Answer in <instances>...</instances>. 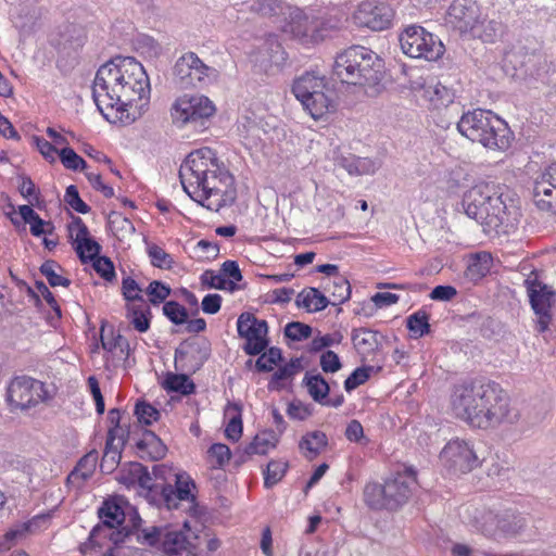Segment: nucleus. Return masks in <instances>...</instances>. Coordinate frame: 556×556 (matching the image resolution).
<instances>
[{"label":"nucleus","mask_w":556,"mask_h":556,"mask_svg":"<svg viewBox=\"0 0 556 556\" xmlns=\"http://www.w3.org/2000/svg\"><path fill=\"white\" fill-rule=\"evenodd\" d=\"M333 75L343 84L375 87L382 79V61L374 51L352 46L336 58Z\"/></svg>","instance_id":"obj_5"},{"label":"nucleus","mask_w":556,"mask_h":556,"mask_svg":"<svg viewBox=\"0 0 556 556\" xmlns=\"http://www.w3.org/2000/svg\"><path fill=\"white\" fill-rule=\"evenodd\" d=\"M526 527V520L513 511H504L500 517L498 539L517 535Z\"/></svg>","instance_id":"obj_34"},{"label":"nucleus","mask_w":556,"mask_h":556,"mask_svg":"<svg viewBox=\"0 0 556 556\" xmlns=\"http://www.w3.org/2000/svg\"><path fill=\"white\" fill-rule=\"evenodd\" d=\"M331 285L326 287V290L330 293L333 299L332 305H340L346 302L351 296V286L349 280L343 276H336Z\"/></svg>","instance_id":"obj_39"},{"label":"nucleus","mask_w":556,"mask_h":556,"mask_svg":"<svg viewBox=\"0 0 556 556\" xmlns=\"http://www.w3.org/2000/svg\"><path fill=\"white\" fill-rule=\"evenodd\" d=\"M328 445V438L325 432L315 430L304 434L299 442V448L303 455L312 460L317 457Z\"/></svg>","instance_id":"obj_25"},{"label":"nucleus","mask_w":556,"mask_h":556,"mask_svg":"<svg viewBox=\"0 0 556 556\" xmlns=\"http://www.w3.org/2000/svg\"><path fill=\"white\" fill-rule=\"evenodd\" d=\"M118 481L125 485L139 484L155 493L159 492V484H152V477L147 467L137 462H131L119 472Z\"/></svg>","instance_id":"obj_22"},{"label":"nucleus","mask_w":556,"mask_h":556,"mask_svg":"<svg viewBox=\"0 0 556 556\" xmlns=\"http://www.w3.org/2000/svg\"><path fill=\"white\" fill-rule=\"evenodd\" d=\"M175 485L161 483L159 484L160 502L167 509H177L179 502L186 501L194 503L195 484L194 481L185 472L175 476Z\"/></svg>","instance_id":"obj_17"},{"label":"nucleus","mask_w":556,"mask_h":556,"mask_svg":"<svg viewBox=\"0 0 556 556\" xmlns=\"http://www.w3.org/2000/svg\"><path fill=\"white\" fill-rule=\"evenodd\" d=\"M402 51L414 59L434 61L444 53V46L434 35L421 26L412 25L400 36Z\"/></svg>","instance_id":"obj_11"},{"label":"nucleus","mask_w":556,"mask_h":556,"mask_svg":"<svg viewBox=\"0 0 556 556\" xmlns=\"http://www.w3.org/2000/svg\"><path fill=\"white\" fill-rule=\"evenodd\" d=\"M136 446L140 452L147 451L152 459H161L166 453V446L152 431H147L144 438L139 440Z\"/></svg>","instance_id":"obj_37"},{"label":"nucleus","mask_w":556,"mask_h":556,"mask_svg":"<svg viewBox=\"0 0 556 556\" xmlns=\"http://www.w3.org/2000/svg\"><path fill=\"white\" fill-rule=\"evenodd\" d=\"M68 237L75 247L76 244L90 238L89 229L78 216H73L72 222L67 226Z\"/></svg>","instance_id":"obj_53"},{"label":"nucleus","mask_w":556,"mask_h":556,"mask_svg":"<svg viewBox=\"0 0 556 556\" xmlns=\"http://www.w3.org/2000/svg\"><path fill=\"white\" fill-rule=\"evenodd\" d=\"M199 544V535L187 523L179 530H168L165 528L163 549L167 554L188 552L197 556Z\"/></svg>","instance_id":"obj_20"},{"label":"nucleus","mask_w":556,"mask_h":556,"mask_svg":"<svg viewBox=\"0 0 556 556\" xmlns=\"http://www.w3.org/2000/svg\"><path fill=\"white\" fill-rule=\"evenodd\" d=\"M532 198L540 211L556 215V162L535 178Z\"/></svg>","instance_id":"obj_16"},{"label":"nucleus","mask_w":556,"mask_h":556,"mask_svg":"<svg viewBox=\"0 0 556 556\" xmlns=\"http://www.w3.org/2000/svg\"><path fill=\"white\" fill-rule=\"evenodd\" d=\"M287 11L289 21L285 26L286 33L303 42H313L319 39L320 22L316 17L307 15L299 8L289 7Z\"/></svg>","instance_id":"obj_19"},{"label":"nucleus","mask_w":556,"mask_h":556,"mask_svg":"<svg viewBox=\"0 0 556 556\" xmlns=\"http://www.w3.org/2000/svg\"><path fill=\"white\" fill-rule=\"evenodd\" d=\"M501 514L488 510L480 514L477 518L479 530L489 538L498 539Z\"/></svg>","instance_id":"obj_42"},{"label":"nucleus","mask_w":556,"mask_h":556,"mask_svg":"<svg viewBox=\"0 0 556 556\" xmlns=\"http://www.w3.org/2000/svg\"><path fill=\"white\" fill-rule=\"evenodd\" d=\"M311 334V326L300 321H291L285 327V336L292 341L305 340L309 338Z\"/></svg>","instance_id":"obj_58"},{"label":"nucleus","mask_w":556,"mask_h":556,"mask_svg":"<svg viewBox=\"0 0 556 556\" xmlns=\"http://www.w3.org/2000/svg\"><path fill=\"white\" fill-rule=\"evenodd\" d=\"M440 459L453 473H468L486 462L482 443L464 439L450 440L443 447Z\"/></svg>","instance_id":"obj_9"},{"label":"nucleus","mask_w":556,"mask_h":556,"mask_svg":"<svg viewBox=\"0 0 556 556\" xmlns=\"http://www.w3.org/2000/svg\"><path fill=\"white\" fill-rule=\"evenodd\" d=\"M457 129L472 142L492 150H507L514 138L506 122L491 111L481 109L464 113L457 123Z\"/></svg>","instance_id":"obj_6"},{"label":"nucleus","mask_w":556,"mask_h":556,"mask_svg":"<svg viewBox=\"0 0 556 556\" xmlns=\"http://www.w3.org/2000/svg\"><path fill=\"white\" fill-rule=\"evenodd\" d=\"M451 408L457 418L481 430L514 425L520 418L508 394L491 380H472L455 386Z\"/></svg>","instance_id":"obj_2"},{"label":"nucleus","mask_w":556,"mask_h":556,"mask_svg":"<svg viewBox=\"0 0 556 556\" xmlns=\"http://www.w3.org/2000/svg\"><path fill=\"white\" fill-rule=\"evenodd\" d=\"M314 119H320L334 110L333 91L328 87L315 91L307 99H298Z\"/></svg>","instance_id":"obj_21"},{"label":"nucleus","mask_w":556,"mask_h":556,"mask_svg":"<svg viewBox=\"0 0 556 556\" xmlns=\"http://www.w3.org/2000/svg\"><path fill=\"white\" fill-rule=\"evenodd\" d=\"M219 72L205 64L197 53L189 51L177 59L173 67V79L180 89L204 87L215 83Z\"/></svg>","instance_id":"obj_10"},{"label":"nucleus","mask_w":556,"mask_h":556,"mask_svg":"<svg viewBox=\"0 0 556 556\" xmlns=\"http://www.w3.org/2000/svg\"><path fill=\"white\" fill-rule=\"evenodd\" d=\"M122 457L121 451H104L100 468L102 472L111 473L119 464Z\"/></svg>","instance_id":"obj_63"},{"label":"nucleus","mask_w":556,"mask_h":556,"mask_svg":"<svg viewBox=\"0 0 556 556\" xmlns=\"http://www.w3.org/2000/svg\"><path fill=\"white\" fill-rule=\"evenodd\" d=\"M429 317L425 311H417L407 317L406 325L413 337L420 338L430 331Z\"/></svg>","instance_id":"obj_44"},{"label":"nucleus","mask_w":556,"mask_h":556,"mask_svg":"<svg viewBox=\"0 0 556 556\" xmlns=\"http://www.w3.org/2000/svg\"><path fill=\"white\" fill-rule=\"evenodd\" d=\"M426 94L432 105L437 109L447 106L454 101L453 90L440 83L434 86H429L426 89Z\"/></svg>","instance_id":"obj_40"},{"label":"nucleus","mask_w":556,"mask_h":556,"mask_svg":"<svg viewBox=\"0 0 556 556\" xmlns=\"http://www.w3.org/2000/svg\"><path fill=\"white\" fill-rule=\"evenodd\" d=\"M56 267H59L58 263L55 261L49 260L40 266V273L47 278L51 287H68L71 285V280L56 274Z\"/></svg>","instance_id":"obj_50"},{"label":"nucleus","mask_w":556,"mask_h":556,"mask_svg":"<svg viewBox=\"0 0 556 556\" xmlns=\"http://www.w3.org/2000/svg\"><path fill=\"white\" fill-rule=\"evenodd\" d=\"M99 518L103 526L109 529H115L125 520V513L119 504L115 501L106 500L98 510Z\"/></svg>","instance_id":"obj_31"},{"label":"nucleus","mask_w":556,"mask_h":556,"mask_svg":"<svg viewBox=\"0 0 556 556\" xmlns=\"http://www.w3.org/2000/svg\"><path fill=\"white\" fill-rule=\"evenodd\" d=\"M480 16L476 0H454L446 14V24L465 38Z\"/></svg>","instance_id":"obj_18"},{"label":"nucleus","mask_w":556,"mask_h":556,"mask_svg":"<svg viewBox=\"0 0 556 556\" xmlns=\"http://www.w3.org/2000/svg\"><path fill=\"white\" fill-rule=\"evenodd\" d=\"M88 386L90 389V392L93 396V400L96 402V409L99 415H102L105 409L104 399L101 393V389L99 386V381L94 376H90L88 378Z\"/></svg>","instance_id":"obj_64"},{"label":"nucleus","mask_w":556,"mask_h":556,"mask_svg":"<svg viewBox=\"0 0 556 556\" xmlns=\"http://www.w3.org/2000/svg\"><path fill=\"white\" fill-rule=\"evenodd\" d=\"M148 255L151 258V264L159 268L169 269L173 267L174 261L170 254L166 253L161 247L150 244L148 247Z\"/></svg>","instance_id":"obj_55"},{"label":"nucleus","mask_w":556,"mask_h":556,"mask_svg":"<svg viewBox=\"0 0 556 556\" xmlns=\"http://www.w3.org/2000/svg\"><path fill=\"white\" fill-rule=\"evenodd\" d=\"M207 457L214 468H223L231 457L230 448L223 443H214L207 451Z\"/></svg>","instance_id":"obj_49"},{"label":"nucleus","mask_w":556,"mask_h":556,"mask_svg":"<svg viewBox=\"0 0 556 556\" xmlns=\"http://www.w3.org/2000/svg\"><path fill=\"white\" fill-rule=\"evenodd\" d=\"M394 18L393 9L383 2L364 1L353 14L354 23L375 31L387 29Z\"/></svg>","instance_id":"obj_15"},{"label":"nucleus","mask_w":556,"mask_h":556,"mask_svg":"<svg viewBox=\"0 0 556 556\" xmlns=\"http://www.w3.org/2000/svg\"><path fill=\"white\" fill-rule=\"evenodd\" d=\"M126 317L139 332H146L150 328L151 311L146 301L126 304Z\"/></svg>","instance_id":"obj_26"},{"label":"nucleus","mask_w":556,"mask_h":556,"mask_svg":"<svg viewBox=\"0 0 556 556\" xmlns=\"http://www.w3.org/2000/svg\"><path fill=\"white\" fill-rule=\"evenodd\" d=\"M135 415L140 424L150 426L160 418V412L147 402H137Z\"/></svg>","instance_id":"obj_54"},{"label":"nucleus","mask_w":556,"mask_h":556,"mask_svg":"<svg viewBox=\"0 0 556 556\" xmlns=\"http://www.w3.org/2000/svg\"><path fill=\"white\" fill-rule=\"evenodd\" d=\"M92 262L94 270L105 280L112 281L115 277L113 262L105 256H97Z\"/></svg>","instance_id":"obj_60"},{"label":"nucleus","mask_w":556,"mask_h":556,"mask_svg":"<svg viewBox=\"0 0 556 556\" xmlns=\"http://www.w3.org/2000/svg\"><path fill=\"white\" fill-rule=\"evenodd\" d=\"M502 33V24L494 20H476V25L466 35V39H480L486 43H493L497 40Z\"/></svg>","instance_id":"obj_23"},{"label":"nucleus","mask_w":556,"mask_h":556,"mask_svg":"<svg viewBox=\"0 0 556 556\" xmlns=\"http://www.w3.org/2000/svg\"><path fill=\"white\" fill-rule=\"evenodd\" d=\"M111 231L119 240L128 238L135 232V226L130 219L119 213L112 212L109 216Z\"/></svg>","instance_id":"obj_41"},{"label":"nucleus","mask_w":556,"mask_h":556,"mask_svg":"<svg viewBox=\"0 0 556 556\" xmlns=\"http://www.w3.org/2000/svg\"><path fill=\"white\" fill-rule=\"evenodd\" d=\"M101 344L105 351L112 352L116 349H119L121 353H125L127 356L129 355V342L128 340L117 333L114 334L113 329H110V334L106 333L104 327L101 328Z\"/></svg>","instance_id":"obj_43"},{"label":"nucleus","mask_w":556,"mask_h":556,"mask_svg":"<svg viewBox=\"0 0 556 556\" xmlns=\"http://www.w3.org/2000/svg\"><path fill=\"white\" fill-rule=\"evenodd\" d=\"M301 369V361L299 358L291 359L290 363L281 366L271 377L269 382V389H279V382L282 380H287L295 375L298 370Z\"/></svg>","instance_id":"obj_48"},{"label":"nucleus","mask_w":556,"mask_h":556,"mask_svg":"<svg viewBox=\"0 0 556 556\" xmlns=\"http://www.w3.org/2000/svg\"><path fill=\"white\" fill-rule=\"evenodd\" d=\"M98 460V453L96 451L85 455L67 476V483L80 484L87 481L93 473Z\"/></svg>","instance_id":"obj_28"},{"label":"nucleus","mask_w":556,"mask_h":556,"mask_svg":"<svg viewBox=\"0 0 556 556\" xmlns=\"http://www.w3.org/2000/svg\"><path fill=\"white\" fill-rule=\"evenodd\" d=\"M462 205L466 215L480 224L483 232L490 237L511 232L520 215L514 200L489 182H479L467 190Z\"/></svg>","instance_id":"obj_4"},{"label":"nucleus","mask_w":556,"mask_h":556,"mask_svg":"<svg viewBox=\"0 0 556 556\" xmlns=\"http://www.w3.org/2000/svg\"><path fill=\"white\" fill-rule=\"evenodd\" d=\"M140 522H141V518L136 513L135 517L132 519V527H134V529L137 530V541L142 545H148L151 547L159 546L160 544L163 545L165 528L150 526V527L139 530L138 527L140 525Z\"/></svg>","instance_id":"obj_29"},{"label":"nucleus","mask_w":556,"mask_h":556,"mask_svg":"<svg viewBox=\"0 0 556 556\" xmlns=\"http://www.w3.org/2000/svg\"><path fill=\"white\" fill-rule=\"evenodd\" d=\"M215 111L214 103L207 97L184 94L172 104L170 117L178 127L187 124L202 125L204 121L214 115Z\"/></svg>","instance_id":"obj_12"},{"label":"nucleus","mask_w":556,"mask_h":556,"mask_svg":"<svg viewBox=\"0 0 556 556\" xmlns=\"http://www.w3.org/2000/svg\"><path fill=\"white\" fill-rule=\"evenodd\" d=\"M184 191L207 210L219 212L237 199L235 177L207 147L188 154L179 168Z\"/></svg>","instance_id":"obj_3"},{"label":"nucleus","mask_w":556,"mask_h":556,"mask_svg":"<svg viewBox=\"0 0 556 556\" xmlns=\"http://www.w3.org/2000/svg\"><path fill=\"white\" fill-rule=\"evenodd\" d=\"M417 485L412 468L397 472L383 484L369 482L364 488V502L374 510H396L407 503Z\"/></svg>","instance_id":"obj_7"},{"label":"nucleus","mask_w":556,"mask_h":556,"mask_svg":"<svg viewBox=\"0 0 556 556\" xmlns=\"http://www.w3.org/2000/svg\"><path fill=\"white\" fill-rule=\"evenodd\" d=\"M351 339L356 351L363 355L374 353L379 346L378 332L368 328L353 329Z\"/></svg>","instance_id":"obj_27"},{"label":"nucleus","mask_w":556,"mask_h":556,"mask_svg":"<svg viewBox=\"0 0 556 556\" xmlns=\"http://www.w3.org/2000/svg\"><path fill=\"white\" fill-rule=\"evenodd\" d=\"M149 77L135 58L117 56L103 64L92 85V98L103 117L131 124L140 115L138 102L149 100Z\"/></svg>","instance_id":"obj_1"},{"label":"nucleus","mask_w":556,"mask_h":556,"mask_svg":"<svg viewBox=\"0 0 556 556\" xmlns=\"http://www.w3.org/2000/svg\"><path fill=\"white\" fill-rule=\"evenodd\" d=\"M303 381L313 400L320 404L324 403L330 391L329 384L325 378L320 374L311 375L306 372Z\"/></svg>","instance_id":"obj_35"},{"label":"nucleus","mask_w":556,"mask_h":556,"mask_svg":"<svg viewBox=\"0 0 556 556\" xmlns=\"http://www.w3.org/2000/svg\"><path fill=\"white\" fill-rule=\"evenodd\" d=\"M146 293L149 296V301L153 305H157L164 302L170 294V288L159 280H153L149 283Z\"/></svg>","instance_id":"obj_57"},{"label":"nucleus","mask_w":556,"mask_h":556,"mask_svg":"<svg viewBox=\"0 0 556 556\" xmlns=\"http://www.w3.org/2000/svg\"><path fill=\"white\" fill-rule=\"evenodd\" d=\"M320 366L325 372H336L342 367L338 354L330 350L321 354Z\"/></svg>","instance_id":"obj_62"},{"label":"nucleus","mask_w":556,"mask_h":556,"mask_svg":"<svg viewBox=\"0 0 556 556\" xmlns=\"http://www.w3.org/2000/svg\"><path fill=\"white\" fill-rule=\"evenodd\" d=\"M287 469L288 463L281 460H270L265 471V486L269 489L277 484L285 477Z\"/></svg>","instance_id":"obj_47"},{"label":"nucleus","mask_w":556,"mask_h":556,"mask_svg":"<svg viewBox=\"0 0 556 556\" xmlns=\"http://www.w3.org/2000/svg\"><path fill=\"white\" fill-rule=\"evenodd\" d=\"M55 396V388L33 377L22 375L13 377L7 387L5 400L10 409L26 412L47 404Z\"/></svg>","instance_id":"obj_8"},{"label":"nucleus","mask_w":556,"mask_h":556,"mask_svg":"<svg viewBox=\"0 0 556 556\" xmlns=\"http://www.w3.org/2000/svg\"><path fill=\"white\" fill-rule=\"evenodd\" d=\"M239 337L245 340L243 351L248 355H258L268 346V325L264 319H258L254 314L244 312L237 320Z\"/></svg>","instance_id":"obj_13"},{"label":"nucleus","mask_w":556,"mask_h":556,"mask_svg":"<svg viewBox=\"0 0 556 556\" xmlns=\"http://www.w3.org/2000/svg\"><path fill=\"white\" fill-rule=\"evenodd\" d=\"M276 443L277 438L274 432H262L256 434L253 441L247 445L244 453L247 455H265L276 446Z\"/></svg>","instance_id":"obj_38"},{"label":"nucleus","mask_w":556,"mask_h":556,"mask_svg":"<svg viewBox=\"0 0 556 556\" xmlns=\"http://www.w3.org/2000/svg\"><path fill=\"white\" fill-rule=\"evenodd\" d=\"M80 262L87 264L93 261L101 251V245L93 239L89 238L74 247Z\"/></svg>","instance_id":"obj_46"},{"label":"nucleus","mask_w":556,"mask_h":556,"mask_svg":"<svg viewBox=\"0 0 556 556\" xmlns=\"http://www.w3.org/2000/svg\"><path fill=\"white\" fill-rule=\"evenodd\" d=\"M64 201L78 213L87 214L90 211V207L81 200L74 185L66 188Z\"/></svg>","instance_id":"obj_59"},{"label":"nucleus","mask_w":556,"mask_h":556,"mask_svg":"<svg viewBox=\"0 0 556 556\" xmlns=\"http://www.w3.org/2000/svg\"><path fill=\"white\" fill-rule=\"evenodd\" d=\"M163 387L169 392L182 395L192 394L195 390L193 381L185 374H167Z\"/></svg>","instance_id":"obj_36"},{"label":"nucleus","mask_w":556,"mask_h":556,"mask_svg":"<svg viewBox=\"0 0 556 556\" xmlns=\"http://www.w3.org/2000/svg\"><path fill=\"white\" fill-rule=\"evenodd\" d=\"M369 368H356L344 381V388L348 392L356 389L358 386L365 383L369 378Z\"/></svg>","instance_id":"obj_61"},{"label":"nucleus","mask_w":556,"mask_h":556,"mask_svg":"<svg viewBox=\"0 0 556 556\" xmlns=\"http://www.w3.org/2000/svg\"><path fill=\"white\" fill-rule=\"evenodd\" d=\"M59 156L65 168L71 170L85 169L86 161L79 156L74 149L64 147L59 151Z\"/></svg>","instance_id":"obj_52"},{"label":"nucleus","mask_w":556,"mask_h":556,"mask_svg":"<svg viewBox=\"0 0 556 556\" xmlns=\"http://www.w3.org/2000/svg\"><path fill=\"white\" fill-rule=\"evenodd\" d=\"M328 88L325 77L316 76L314 73H305L299 77L293 86L292 92L296 99H307V97Z\"/></svg>","instance_id":"obj_24"},{"label":"nucleus","mask_w":556,"mask_h":556,"mask_svg":"<svg viewBox=\"0 0 556 556\" xmlns=\"http://www.w3.org/2000/svg\"><path fill=\"white\" fill-rule=\"evenodd\" d=\"M163 314L175 325L186 324L188 319L186 307L176 301L165 302L163 305Z\"/></svg>","instance_id":"obj_51"},{"label":"nucleus","mask_w":556,"mask_h":556,"mask_svg":"<svg viewBox=\"0 0 556 556\" xmlns=\"http://www.w3.org/2000/svg\"><path fill=\"white\" fill-rule=\"evenodd\" d=\"M288 5L281 0H251L249 11L264 17L285 15Z\"/></svg>","instance_id":"obj_33"},{"label":"nucleus","mask_w":556,"mask_h":556,"mask_svg":"<svg viewBox=\"0 0 556 556\" xmlns=\"http://www.w3.org/2000/svg\"><path fill=\"white\" fill-rule=\"evenodd\" d=\"M492 265V256L488 252H479L472 255L469 260L466 276L470 280H479L486 276Z\"/></svg>","instance_id":"obj_32"},{"label":"nucleus","mask_w":556,"mask_h":556,"mask_svg":"<svg viewBox=\"0 0 556 556\" xmlns=\"http://www.w3.org/2000/svg\"><path fill=\"white\" fill-rule=\"evenodd\" d=\"M142 289L131 277H125L122 281V294L127 303H138L146 301L142 296Z\"/></svg>","instance_id":"obj_56"},{"label":"nucleus","mask_w":556,"mask_h":556,"mask_svg":"<svg viewBox=\"0 0 556 556\" xmlns=\"http://www.w3.org/2000/svg\"><path fill=\"white\" fill-rule=\"evenodd\" d=\"M282 359V353L279 348H269L267 352H262L261 356L255 362V367L258 371L268 372L274 369V366L277 365Z\"/></svg>","instance_id":"obj_45"},{"label":"nucleus","mask_w":556,"mask_h":556,"mask_svg":"<svg viewBox=\"0 0 556 556\" xmlns=\"http://www.w3.org/2000/svg\"><path fill=\"white\" fill-rule=\"evenodd\" d=\"M531 307L538 317L536 330L544 332L548 329L552 320V306L555 303V292L536 278L525 280Z\"/></svg>","instance_id":"obj_14"},{"label":"nucleus","mask_w":556,"mask_h":556,"mask_svg":"<svg viewBox=\"0 0 556 556\" xmlns=\"http://www.w3.org/2000/svg\"><path fill=\"white\" fill-rule=\"evenodd\" d=\"M295 303L308 312H320L330 304V301L318 289L308 288L298 294Z\"/></svg>","instance_id":"obj_30"}]
</instances>
